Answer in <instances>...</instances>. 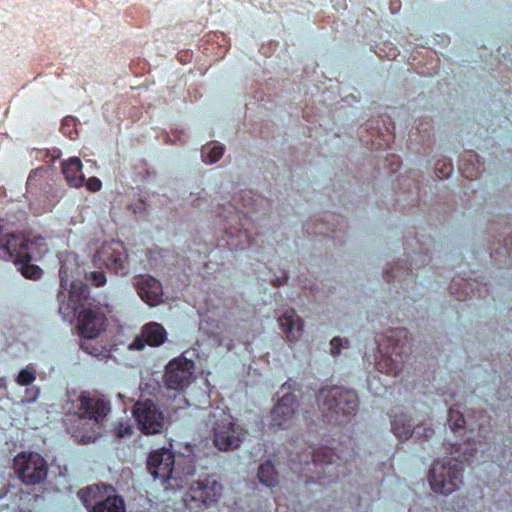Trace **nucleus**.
I'll return each instance as SVG.
<instances>
[{
	"label": "nucleus",
	"mask_w": 512,
	"mask_h": 512,
	"mask_svg": "<svg viewBox=\"0 0 512 512\" xmlns=\"http://www.w3.org/2000/svg\"><path fill=\"white\" fill-rule=\"evenodd\" d=\"M74 415L91 427L76 436L83 443L95 442L101 436L103 422L111 412V403L107 397L98 392L83 391L73 402Z\"/></svg>",
	"instance_id": "obj_1"
},
{
	"label": "nucleus",
	"mask_w": 512,
	"mask_h": 512,
	"mask_svg": "<svg viewBox=\"0 0 512 512\" xmlns=\"http://www.w3.org/2000/svg\"><path fill=\"white\" fill-rule=\"evenodd\" d=\"M322 421L334 425H345L352 421L359 408V398L355 391L335 386L322 387Z\"/></svg>",
	"instance_id": "obj_2"
},
{
	"label": "nucleus",
	"mask_w": 512,
	"mask_h": 512,
	"mask_svg": "<svg viewBox=\"0 0 512 512\" xmlns=\"http://www.w3.org/2000/svg\"><path fill=\"white\" fill-rule=\"evenodd\" d=\"M322 486L346 477L356 461L353 440L339 442L336 447L322 446Z\"/></svg>",
	"instance_id": "obj_3"
},
{
	"label": "nucleus",
	"mask_w": 512,
	"mask_h": 512,
	"mask_svg": "<svg viewBox=\"0 0 512 512\" xmlns=\"http://www.w3.org/2000/svg\"><path fill=\"white\" fill-rule=\"evenodd\" d=\"M464 467L458 460L434 461L429 472V483L435 493L448 495L463 484Z\"/></svg>",
	"instance_id": "obj_4"
},
{
	"label": "nucleus",
	"mask_w": 512,
	"mask_h": 512,
	"mask_svg": "<svg viewBox=\"0 0 512 512\" xmlns=\"http://www.w3.org/2000/svg\"><path fill=\"white\" fill-rule=\"evenodd\" d=\"M114 492L110 485L96 484L80 490L78 495L90 512H125L124 499Z\"/></svg>",
	"instance_id": "obj_5"
},
{
	"label": "nucleus",
	"mask_w": 512,
	"mask_h": 512,
	"mask_svg": "<svg viewBox=\"0 0 512 512\" xmlns=\"http://www.w3.org/2000/svg\"><path fill=\"white\" fill-rule=\"evenodd\" d=\"M209 421H213L214 445L221 451L236 449L240 446L244 439V431L233 421V417L229 412L221 410L217 416L215 413L210 414Z\"/></svg>",
	"instance_id": "obj_6"
},
{
	"label": "nucleus",
	"mask_w": 512,
	"mask_h": 512,
	"mask_svg": "<svg viewBox=\"0 0 512 512\" xmlns=\"http://www.w3.org/2000/svg\"><path fill=\"white\" fill-rule=\"evenodd\" d=\"M93 265L105 267L116 275L126 276L129 273V258L122 242L111 241L101 245L92 259Z\"/></svg>",
	"instance_id": "obj_7"
},
{
	"label": "nucleus",
	"mask_w": 512,
	"mask_h": 512,
	"mask_svg": "<svg viewBox=\"0 0 512 512\" xmlns=\"http://www.w3.org/2000/svg\"><path fill=\"white\" fill-rule=\"evenodd\" d=\"M14 466L19 478L25 484L35 485L47 477L48 465L38 453L22 452L18 454L14 459Z\"/></svg>",
	"instance_id": "obj_8"
},
{
	"label": "nucleus",
	"mask_w": 512,
	"mask_h": 512,
	"mask_svg": "<svg viewBox=\"0 0 512 512\" xmlns=\"http://www.w3.org/2000/svg\"><path fill=\"white\" fill-rule=\"evenodd\" d=\"M133 416L141 432L146 435L160 433L164 428V415L158 405L150 399L136 402Z\"/></svg>",
	"instance_id": "obj_9"
},
{
	"label": "nucleus",
	"mask_w": 512,
	"mask_h": 512,
	"mask_svg": "<svg viewBox=\"0 0 512 512\" xmlns=\"http://www.w3.org/2000/svg\"><path fill=\"white\" fill-rule=\"evenodd\" d=\"M194 362L184 357L171 360L166 368L163 377L165 386L171 390H182L186 388L192 379Z\"/></svg>",
	"instance_id": "obj_10"
},
{
	"label": "nucleus",
	"mask_w": 512,
	"mask_h": 512,
	"mask_svg": "<svg viewBox=\"0 0 512 512\" xmlns=\"http://www.w3.org/2000/svg\"><path fill=\"white\" fill-rule=\"evenodd\" d=\"M147 469L154 478H159L162 481L181 478L175 468V456L171 450L166 448L150 453L147 459Z\"/></svg>",
	"instance_id": "obj_11"
},
{
	"label": "nucleus",
	"mask_w": 512,
	"mask_h": 512,
	"mask_svg": "<svg viewBox=\"0 0 512 512\" xmlns=\"http://www.w3.org/2000/svg\"><path fill=\"white\" fill-rule=\"evenodd\" d=\"M90 289L87 284L82 282H72L68 291V299L65 302V294L60 292L58 295L59 312L64 317L75 316L80 308H83L89 300Z\"/></svg>",
	"instance_id": "obj_12"
},
{
	"label": "nucleus",
	"mask_w": 512,
	"mask_h": 512,
	"mask_svg": "<svg viewBox=\"0 0 512 512\" xmlns=\"http://www.w3.org/2000/svg\"><path fill=\"white\" fill-rule=\"evenodd\" d=\"M222 494V486L216 480L204 479L193 482L186 494L191 501L200 502L204 507L216 503Z\"/></svg>",
	"instance_id": "obj_13"
},
{
	"label": "nucleus",
	"mask_w": 512,
	"mask_h": 512,
	"mask_svg": "<svg viewBox=\"0 0 512 512\" xmlns=\"http://www.w3.org/2000/svg\"><path fill=\"white\" fill-rule=\"evenodd\" d=\"M390 417L392 432L399 440H407L413 433H416L419 437L423 436L425 440L430 439L434 435V430L431 427L418 425L414 429L410 417L405 413L392 411Z\"/></svg>",
	"instance_id": "obj_14"
},
{
	"label": "nucleus",
	"mask_w": 512,
	"mask_h": 512,
	"mask_svg": "<svg viewBox=\"0 0 512 512\" xmlns=\"http://www.w3.org/2000/svg\"><path fill=\"white\" fill-rule=\"evenodd\" d=\"M106 316L99 309H83L78 313L80 334L86 340L97 338L105 330Z\"/></svg>",
	"instance_id": "obj_15"
},
{
	"label": "nucleus",
	"mask_w": 512,
	"mask_h": 512,
	"mask_svg": "<svg viewBox=\"0 0 512 512\" xmlns=\"http://www.w3.org/2000/svg\"><path fill=\"white\" fill-rule=\"evenodd\" d=\"M167 335L163 325L149 322L142 327L141 333L129 344V349L142 350L146 345L158 347L165 343Z\"/></svg>",
	"instance_id": "obj_16"
},
{
	"label": "nucleus",
	"mask_w": 512,
	"mask_h": 512,
	"mask_svg": "<svg viewBox=\"0 0 512 512\" xmlns=\"http://www.w3.org/2000/svg\"><path fill=\"white\" fill-rule=\"evenodd\" d=\"M297 407L298 403L294 394L283 395L271 411V425L281 429L288 428Z\"/></svg>",
	"instance_id": "obj_17"
},
{
	"label": "nucleus",
	"mask_w": 512,
	"mask_h": 512,
	"mask_svg": "<svg viewBox=\"0 0 512 512\" xmlns=\"http://www.w3.org/2000/svg\"><path fill=\"white\" fill-rule=\"evenodd\" d=\"M471 422L468 424L467 443H481L482 439H486L492 433L491 417L483 410H473L469 414Z\"/></svg>",
	"instance_id": "obj_18"
},
{
	"label": "nucleus",
	"mask_w": 512,
	"mask_h": 512,
	"mask_svg": "<svg viewBox=\"0 0 512 512\" xmlns=\"http://www.w3.org/2000/svg\"><path fill=\"white\" fill-rule=\"evenodd\" d=\"M136 289L139 297L150 306H156L162 301V285L154 277L147 276L140 279Z\"/></svg>",
	"instance_id": "obj_19"
},
{
	"label": "nucleus",
	"mask_w": 512,
	"mask_h": 512,
	"mask_svg": "<svg viewBox=\"0 0 512 512\" xmlns=\"http://www.w3.org/2000/svg\"><path fill=\"white\" fill-rule=\"evenodd\" d=\"M286 340L293 343L300 339L303 332V320L294 309L286 310L278 319Z\"/></svg>",
	"instance_id": "obj_20"
},
{
	"label": "nucleus",
	"mask_w": 512,
	"mask_h": 512,
	"mask_svg": "<svg viewBox=\"0 0 512 512\" xmlns=\"http://www.w3.org/2000/svg\"><path fill=\"white\" fill-rule=\"evenodd\" d=\"M62 173L65 176L67 183L75 188L83 186L85 176L82 172V162L78 157H71L62 164Z\"/></svg>",
	"instance_id": "obj_21"
},
{
	"label": "nucleus",
	"mask_w": 512,
	"mask_h": 512,
	"mask_svg": "<svg viewBox=\"0 0 512 512\" xmlns=\"http://www.w3.org/2000/svg\"><path fill=\"white\" fill-rule=\"evenodd\" d=\"M257 477L262 484L271 488L279 483L278 473L270 461H266L259 466Z\"/></svg>",
	"instance_id": "obj_22"
},
{
	"label": "nucleus",
	"mask_w": 512,
	"mask_h": 512,
	"mask_svg": "<svg viewBox=\"0 0 512 512\" xmlns=\"http://www.w3.org/2000/svg\"><path fill=\"white\" fill-rule=\"evenodd\" d=\"M250 206H252V203H243L240 205L237 202L235 204H231V209L229 210L228 215L224 216L223 221L227 223L241 222L242 216L247 217V215L250 213Z\"/></svg>",
	"instance_id": "obj_23"
},
{
	"label": "nucleus",
	"mask_w": 512,
	"mask_h": 512,
	"mask_svg": "<svg viewBox=\"0 0 512 512\" xmlns=\"http://www.w3.org/2000/svg\"><path fill=\"white\" fill-rule=\"evenodd\" d=\"M448 424L450 428L457 432L460 429H464L466 427V420L463 413L456 407H450L448 411Z\"/></svg>",
	"instance_id": "obj_24"
},
{
	"label": "nucleus",
	"mask_w": 512,
	"mask_h": 512,
	"mask_svg": "<svg viewBox=\"0 0 512 512\" xmlns=\"http://www.w3.org/2000/svg\"><path fill=\"white\" fill-rule=\"evenodd\" d=\"M239 224V227H235L233 229V226H230V229H228V227L226 226V223H223L221 224V226H223L224 228V231H225V234L227 235V244L229 246H231V249H237L239 247V244L241 243V241L239 242H234V238H241L242 236H244L245 238H247V235L245 233V231L243 232L242 231V228L244 227V224H242L241 222H237Z\"/></svg>",
	"instance_id": "obj_25"
},
{
	"label": "nucleus",
	"mask_w": 512,
	"mask_h": 512,
	"mask_svg": "<svg viewBox=\"0 0 512 512\" xmlns=\"http://www.w3.org/2000/svg\"><path fill=\"white\" fill-rule=\"evenodd\" d=\"M224 154V146L214 145L212 147L204 146L202 149V159L206 164L218 162Z\"/></svg>",
	"instance_id": "obj_26"
},
{
	"label": "nucleus",
	"mask_w": 512,
	"mask_h": 512,
	"mask_svg": "<svg viewBox=\"0 0 512 512\" xmlns=\"http://www.w3.org/2000/svg\"><path fill=\"white\" fill-rule=\"evenodd\" d=\"M36 370L32 365H28L21 369L15 378V381L20 386H30L36 380Z\"/></svg>",
	"instance_id": "obj_27"
},
{
	"label": "nucleus",
	"mask_w": 512,
	"mask_h": 512,
	"mask_svg": "<svg viewBox=\"0 0 512 512\" xmlns=\"http://www.w3.org/2000/svg\"><path fill=\"white\" fill-rule=\"evenodd\" d=\"M45 173V170L43 168H38L33 170L27 179L26 187L27 191L32 192L34 189H36L39 186V182L41 178L43 177V174Z\"/></svg>",
	"instance_id": "obj_28"
},
{
	"label": "nucleus",
	"mask_w": 512,
	"mask_h": 512,
	"mask_svg": "<svg viewBox=\"0 0 512 512\" xmlns=\"http://www.w3.org/2000/svg\"><path fill=\"white\" fill-rule=\"evenodd\" d=\"M349 347V341L346 338L334 337L330 341V353L332 356L336 357L341 354L342 349H347Z\"/></svg>",
	"instance_id": "obj_29"
},
{
	"label": "nucleus",
	"mask_w": 512,
	"mask_h": 512,
	"mask_svg": "<svg viewBox=\"0 0 512 512\" xmlns=\"http://www.w3.org/2000/svg\"><path fill=\"white\" fill-rule=\"evenodd\" d=\"M75 119L71 116L65 117L61 123V132L73 139V132L75 131Z\"/></svg>",
	"instance_id": "obj_30"
},
{
	"label": "nucleus",
	"mask_w": 512,
	"mask_h": 512,
	"mask_svg": "<svg viewBox=\"0 0 512 512\" xmlns=\"http://www.w3.org/2000/svg\"><path fill=\"white\" fill-rule=\"evenodd\" d=\"M452 171L453 165L450 162H438L435 166L436 175L440 179L449 177Z\"/></svg>",
	"instance_id": "obj_31"
},
{
	"label": "nucleus",
	"mask_w": 512,
	"mask_h": 512,
	"mask_svg": "<svg viewBox=\"0 0 512 512\" xmlns=\"http://www.w3.org/2000/svg\"><path fill=\"white\" fill-rule=\"evenodd\" d=\"M40 396V388L37 386H27L22 400L23 403H34Z\"/></svg>",
	"instance_id": "obj_32"
},
{
	"label": "nucleus",
	"mask_w": 512,
	"mask_h": 512,
	"mask_svg": "<svg viewBox=\"0 0 512 512\" xmlns=\"http://www.w3.org/2000/svg\"><path fill=\"white\" fill-rule=\"evenodd\" d=\"M87 279L96 287H101L106 284V275L103 271H92Z\"/></svg>",
	"instance_id": "obj_33"
},
{
	"label": "nucleus",
	"mask_w": 512,
	"mask_h": 512,
	"mask_svg": "<svg viewBox=\"0 0 512 512\" xmlns=\"http://www.w3.org/2000/svg\"><path fill=\"white\" fill-rule=\"evenodd\" d=\"M86 187L89 191L91 192H97L101 189L102 187V182L99 178L97 177H90L87 181H86Z\"/></svg>",
	"instance_id": "obj_34"
},
{
	"label": "nucleus",
	"mask_w": 512,
	"mask_h": 512,
	"mask_svg": "<svg viewBox=\"0 0 512 512\" xmlns=\"http://www.w3.org/2000/svg\"><path fill=\"white\" fill-rule=\"evenodd\" d=\"M133 432L132 427L129 424H120L117 428V436L123 438L127 435H131Z\"/></svg>",
	"instance_id": "obj_35"
},
{
	"label": "nucleus",
	"mask_w": 512,
	"mask_h": 512,
	"mask_svg": "<svg viewBox=\"0 0 512 512\" xmlns=\"http://www.w3.org/2000/svg\"><path fill=\"white\" fill-rule=\"evenodd\" d=\"M80 347L82 350H84L85 352H87L91 355H94V356L98 355V351H99L98 348L91 346L90 344H88L87 341H82L80 343Z\"/></svg>",
	"instance_id": "obj_36"
},
{
	"label": "nucleus",
	"mask_w": 512,
	"mask_h": 512,
	"mask_svg": "<svg viewBox=\"0 0 512 512\" xmlns=\"http://www.w3.org/2000/svg\"><path fill=\"white\" fill-rule=\"evenodd\" d=\"M395 272L396 273H394V269H392L391 271H386V277L388 282L390 281V278L398 277L399 268H396Z\"/></svg>",
	"instance_id": "obj_37"
},
{
	"label": "nucleus",
	"mask_w": 512,
	"mask_h": 512,
	"mask_svg": "<svg viewBox=\"0 0 512 512\" xmlns=\"http://www.w3.org/2000/svg\"><path fill=\"white\" fill-rule=\"evenodd\" d=\"M60 277H61V284H60V286H61V288L66 290L67 289V281L63 277V270H62V268L60 269Z\"/></svg>",
	"instance_id": "obj_38"
},
{
	"label": "nucleus",
	"mask_w": 512,
	"mask_h": 512,
	"mask_svg": "<svg viewBox=\"0 0 512 512\" xmlns=\"http://www.w3.org/2000/svg\"><path fill=\"white\" fill-rule=\"evenodd\" d=\"M401 370H402V368H398L397 366H394V367L390 368L387 372L389 374H393V375L397 376Z\"/></svg>",
	"instance_id": "obj_39"
},
{
	"label": "nucleus",
	"mask_w": 512,
	"mask_h": 512,
	"mask_svg": "<svg viewBox=\"0 0 512 512\" xmlns=\"http://www.w3.org/2000/svg\"><path fill=\"white\" fill-rule=\"evenodd\" d=\"M250 194H251V191H242L240 194V198L242 200H245L246 197H248L250 199L251 198Z\"/></svg>",
	"instance_id": "obj_40"
},
{
	"label": "nucleus",
	"mask_w": 512,
	"mask_h": 512,
	"mask_svg": "<svg viewBox=\"0 0 512 512\" xmlns=\"http://www.w3.org/2000/svg\"><path fill=\"white\" fill-rule=\"evenodd\" d=\"M392 333L395 334V335H402L403 334L404 336H406L407 330L406 329H397V330L393 331Z\"/></svg>",
	"instance_id": "obj_41"
},
{
	"label": "nucleus",
	"mask_w": 512,
	"mask_h": 512,
	"mask_svg": "<svg viewBox=\"0 0 512 512\" xmlns=\"http://www.w3.org/2000/svg\"><path fill=\"white\" fill-rule=\"evenodd\" d=\"M194 471H195V467L191 465V466H189V467L187 468V471H186V473H185V474H186V475H192V474H194Z\"/></svg>",
	"instance_id": "obj_42"
},
{
	"label": "nucleus",
	"mask_w": 512,
	"mask_h": 512,
	"mask_svg": "<svg viewBox=\"0 0 512 512\" xmlns=\"http://www.w3.org/2000/svg\"><path fill=\"white\" fill-rule=\"evenodd\" d=\"M396 349H397V345H395V346L393 347V354H395L396 356H397V355H400L398 352H396Z\"/></svg>",
	"instance_id": "obj_43"
},
{
	"label": "nucleus",
	"mask_w": 512,
	"mask_h": 512,
	"mask_svg": "<svg viewBox=\"0 0 512 512\" xmlns=\"http://www.w3.org/2000/svg\"><path fill=\"white\" fill-rule=\"evenodd\" d=\"M457 299L458 300H465V297L462 298L461 296H457Z\"/></svg>",
	"instance_id": "obj_44"
},
{
	"label": "nucleus",
	"mask_w": 512,
	"mask_h": 512,
	"mask_svg": "<svg viewBox=\"0 0 512 512\" xmlns=\"http://www.w3.org/2000/svg\"><path fill=\"white\" fill-rule=\"evenodd\" d=\"M315 458H316V455H315V453H313L312 460L315 461Z\"/></svg>",
	"instance_id": "obj_45"
},
{
	"label": "nucleus",
	"mask_w": 512,
	"mask_h": 512,
	"mask_svg": "<svg viewBox=\"0 0 512 512\" xmlns=\"http://www.w3.org/2000/svg\"><path fill=\"white\" fill-rule=\"evenodd\" d=\"M398 167H400V164H397V167H395L393 170H394V171H397V170H398Z\"/></svg>",
	"instance_id": "obj_46"
},
{
	"label": "nucleus",
	"mask_w": 512,
	"mask_h": 512,
	"mask_svg": "<svg viewBox=\"0 0 512 512\" xmlns=\"http://www.w3.org/2000/svg\"><path fill=\"white\" fill-rule=\"evenodd\" d=\"M398 167H400V164H397V167H395L393 170H394V171H397V170H398Z\"/></svg>",
	"instance_id": "obj_47"
},
{
	"label": "nucleus",
	"mask_w": 512,
	"mask_h": 512,
	"mask_svg": "<svg viewBox=\"0 0 512 512\" xmlns=\"http://www.w3.org/2000/svg\"><path fill=\"white\" fill-rule=\"evenodd\" d=\"M398 167H400V164H397V167H395L393 170H394V171H397V170H398Z\"/></svg>",
	"instance_id": "obj_48"
},
{
	"label": "nucleus",
	"mask_w": 512,
	"mask_h": 512,
	"mask_svg": "<svg viewBox=\"0 0 512 512\" xmlns=\"http://www.w3.org/2000/svg\"><path fill=\"white\" fill-rule=\"evenodd\" d=\"M476 451V449H471L470 455H473V452Z\"/></svg>",
	"instance_id": "obj_49"
},
{
	"label": "nucleus",
	"mask_w": 512,
	"mask_h": 512,
	"mask_svg": "<svg viewBox=\"0 0 512 512\" xmlns=\"http://www.w3.org/2000/svg\"><path fill=\"white\" fill-rule=\"evenodd\" d=\"M393 57H396V49H394V52H393Z\"/></svg>",
	"instance_id": "obj_50"
},
{
	"label": "nucleus",
	"mask_w": 512,
	"mask_h": 512,
	"mask_svg": "<svg viewBox=\"0 0 512 512\" xmlns=\"http://www.w3.org/2000/svg\"><path fill=\"white\" fill-rule=\"evenodd\" d=\"M511 360H512V356H511Z\"/></svg>",
	"instance_id": "obj_51"
}]
</instances>
